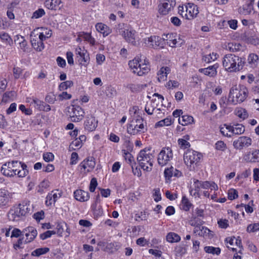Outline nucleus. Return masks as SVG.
Masks as SVG:
<instances>
[{
  "label": "nucleus",
  "instance_id": "f257e3e1",
  "mask_svg": "<svg viewBox=\"0 0 259 259\" xmlns=\"http://www.w3.org/2000/svg\"><path fill=\"white\" fill-rule=\"evenodd\" d=\"M244 61L241 58L234 54L226 55L223 58V65L229 72L238 71L242 69Z\"/></svg>",
  "mask_w": 259,
  "mask_h": 259
},
{
  "label": "nucleus",
  "instance_id": "f03ea898",
  "mask_svg": "<svg viewBox=\"0 0 259 259\" xmlns=\"http://www.w3.org/2000/svg\"><path fill=\"white\" fill-rule=\"evenodd\" d=\"M154 155L150 149L140 151L137 159L141 168L144 171H151L153 167Z\"/></svg>",
  "mask_w": 259,
  "mask_h": 259
},
{
  "label": "nucleus",
  "instance_id": "7ed1b4c3",
  "mask_svg": "<svg viewBox=\"0 0 259 259\" xmlns=\"http://www.w3.org/2000/svg\"><path fill=\"white\" fill-rule=\"evenodd\" d=\"M248 95L247 89L243 85H234L230 89L229 101L233 104L243 102Z\"/></svg>",
  "mask_w": 259,
  "mask_h": 259
},
{
  "label": "nucleus",
  "instance_id": "20e7f679",
  "mask_svg": "<svg viewBox=\"0 0 259 259\" xmlns=\"http://www.w3.org/2000/svg\"><path fill=\"white\" fill-rule=\"evenodd\" d=\"M202 157L201 153L193 150H188L184 154V161L185 164L192 170L197 166Z\"/></svg>",
  "mask_w": 259,
  "mask_h": 259
},
{
  "label": "nucleus",
  "instance_id": "39448f33",
  "mask_svg": "<svg viewBox=\"0 0 259 259\" xmlns=\"http://www.w3.org/2000/svg\"><path fill=\"white\" fill-rule=\"evenodd\" d=\"M128 65L133 72L139 76H142L147 73L149 70V66L144 61V63L139 58H135L133 60L130 61Z\"/></svg>",
  "mask_w": 259,
  "mask_h": 259
},
{
  "label": "nucleus",
  "instance_id": "423d86ee",
  "mask_svg": "<svg viewBox=\"0 0 259 259\" xmlns=\"http://www.w3.org/2000/svg\"><path fill=\"white\" fill-rule=\"evenodd\" d=\"M178 10L179 14L188 20L193 19L199 13L197 6L192 3H188L185 6H179Z\"/></svg>",
  "mask_w": 259,
  "mask_h": 259
},
{
  "label": "nucleus",
  "instance_id": "0eeeda50",
  "mask_svg": "<svg viewBox=\"0 0 259 259\" xmlns=\"http://www.w3.org/2000/svg\"><path fill=\"white\" fill-rule=\"evenodd\" d=\"M146 130L142 118L132 121L127 126V132L132 135H136L144 132Z\"/></svg>",
  "mask_w": 259,
  "mask_h": 259
},
{
  "label": "nucleus",
  "instance_id": "6e6552de",
  "mask_svg": "<svg viewBox=\"0 0 259 259\" xmlns=\"http://www.w3.org/2000/svg\"><path fill=\"white\" fill-rule=\"evenodd\" d=\"M20 164L21 162L17 161L9 162L2 165L1 171L6 176L13 177L16 175L17 167H19Z\"/></svg>",
  "mask_w": 259,
  "mask_h": 259
},
{
  "label": "nucleus",
  "instance_id": "1a4fd4ad",
  "mask_svg": "<svg viewBox=\"0 0 259 259\" xmlns=\"http://www.w3.org/2000/svg\"><path fill=\"white\" fill-rule=\"evenodd\" d=\"M190 225L195 226L194 232L200 236H206L210 232L206 227L201 226V221L196 217L192 218L190 221Z\"/></svg>",
  "mask_w": 259,
  "mask_h": 259
},
{
  "label": "nucleus",
  "instance_id": "9d476101",
  "mask_svg": "<svg viewBox=\"0 0 259 259\" xmlns=\"http://www.w3.org/2000/svg\"><path fill=\"white\" fill-rule=\"evenodd\" d=\"M252 140L247 136H240L233 142V146L236 150H241L250 146Z\"/></svg>",
  "mask_w": 259,
  "mask_h": 259
},
{
  "label": "nucleus",
  "instance_id": "9b49d317",
  "mask_svg": "<svg viewBox=\"0 0 259 259\" xmlns=\"http://www.w3.org/2000/svg\"><path fill=\"white\" fill-rule=\"evenodd\" d=\"M39 28H37L31 32V43L32 47L37 51L40 52L45 48V45L43 41L45 40L43 38L40 39V36L37 35L36 32Z\"/></svg>",
  "mask_w": 259,
  "mask_h": 259
},
{
  "label": "nucleus",
  "instance_id": "f8f14e48",
  "mask_svg": "<svg viewBox=\"0 0 259 259\" xmlns=\"http://www.w3.org/2000/svg\"><path fill=\"white\" fill-rule=\"evenodd\" d=\"M172 150L170 148H163L158 155V163L161 166H164L172 159Z\"/></svg>",
  "mask_w": 259,
  "mask_h": 259
},
{
  "label": "nucleus",
  "instance_id": "ddd939ff",
  "mask_svg": "<svg viewBox=\"0 0 259 259\" xmlns=\"http://www.w3.org/2000/svg\"><path fill=\"white\" fill-rule=\"evenodd\" d=\"M68 115L73 122H78L82 119L84 116L83 109L78 106L69 108L68 110Z\"/></svg>",
  "mask_w": 259,
  "mask_h": 259
},
{
  "label": "nucleus",
  "instance_id": "4468645a",
  "mask_svg": "<svg viewBox=\"0 0 259 259\" xmlns=\"http://www.w3.org/2000/svg\"><path fill=\"white\" fill-rule=\"evenodd\" d=\"M175 0H161L159 5V12L160 14L166 15L173 10L176 6Z\"/></svg>",
  "mask_w": 259,
  "mask_h": 259
},
{
  "label": "nucleus",
  "instance_id": "2eb2a0df",
  "mask_svg": "<svg viewBox=\"0 0 259 259\" xmlns=\"http://www.w3.org/2000/svg\"><path fill=\"white\" fill-rule=\"evenodd\" d=\"M145 43L149 47L156 49L158 47L163 48L164 40L158 36H151L145 39Z\"/></svg>",
  "mask_w": 259,
  "mask_h": 259
},
{
  "label": "nucleus",
  "instance_id": "dca6fc26",
  "mask_svg": "<svg viewBox=\"0 0 259 259\" xmlns=\"http://www.w3.org/2000/svg\"><path fill=\"white\" fill-rule=\"evenodd\" d=\"M13 193L5 189H0V207L8 205L12 198Z\"/></svg>",
  "mask_w": 259,
  "mask_h": 259
},
{
  "label": "nucleus",
  "instance_id": "f3484780",
  "mask_svg": "<svg viewBox=\"0 0 259 259\" xmlns=\"http://www.w3.org/2000/svg\"><path fill=\"white\" fill-rule=\"evenodd\" d=\"M219 67L218 63L209 66L207 68L199 69V71L210 77H215L217 75V69Z\"/></svg>",
  "mask_w": 259,
  "mask_h": 259
},
{
  "label": "nucleus",
  "instance_id": "a211bd4d",
  "mask_svg": "<svg viewBox=\"0 0 259 259\" xmlns=\"http://www.w3.org/2000/svg\"><path fill=\"white\" fill-rule=\"evenodd\" d=\"M17 207L23 216L30 214L32 212V206L28 200H24L20 203Z\"/></svg>",
  "mask_w": 259,
  "mask_h": 259
},
{
  "label": "nucleus",
  "instance_id": "6ab92c4d",
  "mask_svg": "<svg viewBox=\"0 0 259 259\" xmlns=\"http://www.w3.org/2000/svg\"><path fill=\"white\" fill-rule=\"evenodd\" d=\"M164 36L163 38L164 42L166 41V43L172 48L176 47L177 44L181 41L179 37L175 33H168Z\"/></svg>",
  "mask_w": 259,
  "mask_h": 259
},
{
  "label": "nucleus",
  "instance_id": "aec40b11",
  "mask_svg": "<svg viewBox=\"0 0 259 259\" xmlns=\"http://www.w3.org/2000/svg\"><path fill=\"white\" fill-rule=\"evenodd\" d=\"M244 160L247 162L257 163L259 162V150L255 149L248 152L244 156Z\"/></svg>",
  "mask_w": 259,
  "mask_h": 259
},
{
  "label": "nucleus",
  "instance_id": "412c9836",
  "mask_svg": "<svg viewBox=\"0 0 259 259\" xmlns=\"http://www.w3.org/2000/svg\"><path fill=\"white\" fill-rule=\"evenodd\" d=\"M95 161H94L93 157H91V158H87L84 160L82 162H81L79 166L81 168V170L82 169H83L84 172H88L92 170L95 166Z\"/></svg>",
  "mask_w": 259,
  "mask_h": 259
},
{
  "label": "nucleus",
  "instance_id": "4be33fe9",
  "mask_svg": "<svg viewBox=\"0 0 259 259\" xmlns=\"http://www.w3.org/2000/svg\"><path fill=\"white\" fill-rule=\"evenodd\" d=\"M22 232L25 233L26 237L25 240V243H29L33 241L37 234L36 230L32 227H28L25 228Z\"/></svg>",
  "mask_w": 259,
  "mask_h": 259
},
{
  "label": "nucleus",
  "instance_id": "5701e85b",
  "mask_svg": "<svg viewBox=\"0 0 259 259\" xmlns=\"http://www.w3.org/2000/svg\"><path fill=\"white\" fill-rule=\"evenodd\" d=\"M98 121L93 116H88L84 123V128L88 132L94 131L97 126Z\"/></svg>",
  "mask_w": 259,
  "mask_h": 259
},
{
  "label": "nucleus",
  "instance_id": "b1692460",
  "mask_svg": "<svg viewBox=\"0 0 259 259\" xmlns=\"http://www.w3.org/2000/svg\"><path fill=\"white\" fill-rule=\"evenodd\" d=\"M254 0H249L248 3L238 9V12L242 15H249L253 10V2Z\"/></svg>",
  "mask_w": 259,
  "mask_h": 259
},
{
  "label": "nucleus",
  "instance_id": "393cba45",
  "mask_svg": "<svg viewBox=\"0 0 259 259\" xmlns=\"http://www.w3.org/2000/svg\"><path fill=\"white\" fill-rule=\"evenodd\" d=\"M135 31L130 29H124L122 31L121 35L126 41L133 45L136 44L135 38Z\"/></svg>",
  "mask_w": 259,
  "mask_h": 259
},
{
  "label": "nucleus",
  "instance_id": "a878e982",
  "mask_svg": "<svg viewBox=\"0 0 259 259\" xmlns=\"http://www.w3.org/2000/svg\"><path fill=\"white\" fill-rule=\"evenodd\" d=\"M74 196L76 200L81 202L86 201L90 198L88 192L80 189L76 190L74 192Z\"/></svg>",
  "mask_w": 259,
  "mask_h": 259
},
{
  "label": "nucleus",
  "instance_id": "bb28decb",
  "mask_svg": "<svg viewBox=\"0 0 259 259\" xmlns=\"http://www.w3.org/2000/svg\"><path fill=\"white\" fill-rule=\"evenodd\" d=\"M170 72L169 67H162L157 72V80L159 82L164 81L166 80L167 75Z\"/></svg>",
  "mask_w": 259,
  "mask_h": 259
},
{
  "label": "nucleus",
  "instance_id": "cd10ccee",
  "mask_svg": "<svg viewBox=\"0 0 259 259\" xmlns=\"http://www.w3.org/2000/svg\"><path fill=\"white\" fill-rule=\"evenodd\" d=\"M164 177L166 180H169L172 177H179L181 176V172L179 170L175 168L172 166L165 169Z\"/></svg>",
  "mask_w": 259,
  "mask_h": 259
},
{
  "label": "nucleus",
  "instance_id": "c85d7f7f",
  "mask_svg": "<svg viewBox=\"0 0 259 259\" xmlns=\"http://www.w3.org/2000/svg\"><path fill=\"white\" fill-rule=\"evenodd\" d=\"M8 216L10 221H17L23 215H21L20 211L19 212L18 208L16 207L10 210Z\"/></svg>",
  "mask_w": 259,
  "mask_h": 259
},
{
  "label": "nucleus",
  "instance_id": "c756f323",
  "mask_svg": "<svg viewBox=\"0 0 259 259\" xmlns=\"http://www.w3.org/2000/svg\"><path fill=\"white\" fill-rule=\"evenodd\" d=\"M231 131L232 135H241L245 132V127L241 124H236L233 125H231L229 127Z\"/></svg>",
  "mask_w": 259,
  "mask_h": 259
},
{
  "label": "nucleus",
  "instance_id": "7c9ffc66",
  "mask_svg": "<svg viewBox=\"0 0 259 259\" xmlns=\"http://www.w3.org/2000/svg\"><path fill=\"white\" fill-rule=\"evenodd\" d=\"M97 30L105 36H107L111 33V29L106 25L102 23H98L96 25Z\"/></svg>",
  "mask_w": 259,
  "mask_h": 259
},
{
  "label": "nucleus",
  "instance_id": "2f4dec72",
  "mask_svg": "<svg viewBox=\"0 0 259 259\" xmlns=\"http://www.w3.org/2000/svg\"><path fill=\"white\" fill-rule=\"evenodd\" d=\"M202 182L203 181H199L198 180L194 179V189H192L190 191L191 194L192 195V193L194 192L193 195L195 196L199 197V191L200 189H202Z\"/></svg>",
  "mask_w": 259,
  "mask_h": 259
},
{
  "label": "nucleus",
  "instance_id": "473e14b6",
  "mask_svg": "<svg viewBox=\"0 0 259 259\" xmlns=\"http://www.w3.org/2000/svg\"><path fill=\"white\" fill-rule=\"evenodd\" d=\"M247 62L249 66L252 68L257 67L258 63V57L255 54H251L248 56Z\"/></svg>",
  "mask_w": 259,
  "mask_h": 259
},
{
  "label": "nucleus",
  "instance_id": "72a5a7b5",
  "mask_svg": "<svg viewBox=\"0 0 259 259\" xmlns=\"http://www.w3.org/2000/svg\"><path fill=\"white\" fill-rule=\"evenodd\" d=\"M194 122V118L192 116L188 115H183L179 119V122L182 125H187Z\"/></svg>",
  "mask_w": 259,
  "mask_h": 259
},
{
  "label": "nucleus",
  "instance_id": "f704fd0d",
  "mask_svg": "<svg viewBox=\"0 0 259 259\" xmlns=\"http://www.w3.org/2000/svg\"><path fill=\"white\" fill-rule=\"evenodd\" d=\"M166 240L170 243L178 242L181 240V237L176 233L169 232L166 236Z\"/></svg>",
  "mask_w": 259,
  "mask_h": 259
},
{
  "label": "nucleus",
  "instance_id": "c9c22d12",
  "mask_svg": "<svg viewBox=\"0 0 259 259\" xmlns=\"http://www.w3.org/2000/svg\"><path fill=\"white\" fill-rule=\"evenodd\" d=\"M154 102H150L147 103L145 106V110L149 115H152L157 111H161L160 108H157L154 107Z\"/></svg>",
  "mask_w": 259,
  "mask_h": 259
},
{
  "label": "nucleus",
  "instance_id": "e433bc0d",
  "mask_svg": "<svg viewBox=\"0 0 259 259\" xmlns=\"http://www.w3.org/2000/svg\"><path fill=\"white\" fill-rule=\"evenodd\" d=\"M16 97V93L15 91H10L5 93L3 96L2 101L7 102L14 100Z\"/></svg>",
  "mask_w": 259,
  "mask_h": 259
},
{
  "label": "nucleus",
  "instance_id": "4c0bfd02",
  "mask_svg": "<svg viewBox=\"0 0 259 259\" xmlns=\"http://www.w3.org/2000/svg\"><path fill=\"white\" fill-rule=\"evenodd\" d=\"M75 54L82 59L84 62H87L89 60V56L87 54V51L82 50L80 47H77L75 50Z\"/></svg>",
  "mask_w": 259,
  "mask_h": 259
},
{
  "label": "nucleus",
  "instance_id": "58836bf2",
  "mask_svg": "<svg viewBox=\"0 0 259 259\" xmlns=\"http://www.w3.org/2000/svg\"><path fill=\"white\" fill-rule=\"evenodd\" d=\"M79 37H81L82 38L87 41L92 46L95 45L96 40L90 33L82 32L79 34Z\"/></svg>",
  "mask_w": 259,
  "mask_h": 259
},
{
  "label": "nucleus",
  "instance_id": "ea45409f",
  "mask_svg": "<svg viewBox=\"0 0 259 259\" xmlns=\"http://www.w3.org/2000/svg\"><path fill=\"white\" fill-rule=\"evenodd\" d=\"M202 189H208L210 188L211 190H214L215 191L218 190V185L213 182L210 181H203L202 182Z\"/></svg>",
  "mask_w": 259,
  "mask_h": 259
},
{
  "label": "nucleus",
  "instance_id": "a19ab883",
  "mask_svg": "<svg viewBox=\"0 0 259 259\" xmlns=\"http://www.w3.org/2000/svg\"><path fill=\"white\" fill-rule=\"evenodd\" d=\"M61 3L60 0H47L45 2L46 7L50 10L56 9L57 6H58Z\"/></svg>",
  "mask_w": 259,
  "mask_h": 259
},
{
  "label": "nucleus",
  "instance_id": "79ce46f5",
  "mask_svg": "<svg viewBox=\"0 0 259 259\" xmlns=\"http://www.w3.org/2000/svg\"><path fill=\"white\" fill-rule=\"evenodd\" d=\"M218 56L219 55L216 53L212 52L209 54L203 56L202 60L205 62L209 63L211 61L215 60L217 59Z\"/></svg>",
  "mask_w": 259,
  "mask_h": 259
},
{
  "label": "nucleus",
  "instance_id": "37998d69",
  "mask_svg": "<svg viewBox=\"0 0 259 259\" xmlns=\"http://www.w3.org/2000/svg\"><path fill=\"white\" fill-rule=\"evenodd\" d=\"M187 251L186 246L184 244L177 245L175 248V252L177 256H181L186 253Z\"/></svg>",
  "mask_w": 259,
  "mask_h": 259
},
{
  "label": "nucleus",
  "instance_id": "c03bdc74",
  "mask_svg": "<svg viewBox=\"0 0 259 259\" xmlns=\"http://www.w3.org/2000/svg\"><path fill=\"white\" fill-rule=\"evenodd\" d=\"M205 252L212 254L219 255L221 253V249L219 247H214L213 246H205L204 248Z\"/></svg>",
  "mask_w": 259,
  "mask_h": 259
},
{
  "label": "nucleus",
  "instance_id": "a18cd8bd",
  "mask_svg": "<svg viewBox=\"0 0 259 259\" xmlns=\"http://www.w3.org/2000/svg\"><path fill=\"white\" fill-rule=\"evenodd\" d=\"M235 112L236 115L242 119H245L248 117L247 112L244 108H237L235 110Z\"/></svg>",
  "mask_w": 259,
  "mask_h": 259
},
{
  "label": "nucleus",
  "instance_id": "49530a36",
  "mask_svg": "<svg viewBox=\"0 0 259 259\" xmlns=\"http://www.w3.org/2000/svg\"><path fill=\"white\" fill-rule=\"evenodd\" d=\"M43 30V31L42 32H38V30L37 31L36 34L37 35H39V36H40V39H42L43 38L44 39H46L47 38H50L52 35V31L50 29H43L42 28H41Z\"/></svg>",
  "mask_w": 259,
  "mask_h": 259
},
{
  "label": "nucleus",
  "instance_id": "de8ad7c7",
  "mask_svg": "<svg viewBox=\"0 0 259 259\" xmlns=\"http://www.w3.org/2000/svg\"><path fill=\"white\" fill-rule=\"evenodd\" d=\"M49 250L50 249L48 247L37 248L32 252L31 255L34 256H39L48 252Z\"/></svg>",
  "mask_w": 259,
  "mask_h": 259
},
{
  "label": "nucleus",
  "instance_id": "09e8293b",
  "mask_svg": "<svg viewBox=\"0 0 259 259\" xmlns=\"http://www.w3.org/2000/svg\"><path fill=\"white\" fill-rule=\"evenodd\" d=\"M172 121L171 118L167 117L156 123L155 126L156 127H162L163 126H168L171 125Z\"/></svg>",
  "mask_w": 259,
  "mask_h": 259
},
{
  "label": "nucleus",
  "instance_id": "8fccbe9b",
  "mask_svg": "<svg viewBox=\"0 0 259 259\" xmlns=\"http://www.w3.org/2000/svg\"><path fill=\"white\" fill-rule=\"evenodd\" d=\"M181 206L183 210L188 211L191 207L192 204L189 202L186 196H183L182 200Z\"/></svg>",
  "mask_w": 259,
  "mask_h": 259
},
{
  "label": "nucleus",
  "instance_id": "3c124183",
  "mask_svg": "<svg viewBox=\"0 0 259 259\" xmlns=\"http://www.w3.org/2000/svg\"><path fill=\"white\" fill-rule=\"evenodd\" d=\"M73 85V82L71 80H67L61 82L59 85V90L60 91H64L68 88L71 87Z\"/></svg>",
  "mask_w": 259,
  "mask_h": 259
},
{
  "label": "nucleus",
  "instance_id": "603ef678",
  "mask_svg": "<svg viewBox=\"0 0 259 259\" xmlns=\"http://www.w3.org/2000/svg\"><path fill=\"white\" fill-rule=\"evenodd\" d=\"M0 38L1 40L10 45L13 43V40L10 36L7 33H0Z\"/></svg>",
  "mask_w": 259,
  "mask_h": 259
},
{
  "label": "nucleus",
  "instance_id": "864d4df0",
  "mask_svg": "<svg viewBox=\"0 0 259 259\" xmlns=\"http://www.w3.org/2000/svg\"><path fill=\"white\" fill-rule=\"evenodd\" d=\"M215 148L217 150L225 151L227 149V146L224 141H218L215 144Z\"/></svg>",
  "mask_w": 259,
  "mask_h": 259
},
{
  "label": "nucleus",
  "instance_id": "5fc2aeb1",
  "mask_svg": "<svg viewBox=\"0 0 259 259\" xmlns=\"http://www.w3.org/2000/svg\"><path fill=\"white\" fill-rule=\"evenodd\" d=\"M235 237H228L226 239V245L228 248L231 249L233 251H235L236 249L234 247V242Z\"/></svg>",
  "mask_w": 259,
  "mask_h": 259
},
{
  "label": "nucleus",
  "instance_id": "6e6d98bb",
  "mask_svg": "<svg viewBox=\"0 0 259 259\" xmlns=\"http://www.w3.org/2000/svg\"><path fill=\"white\" fill-rule=\"evenodd\" d=\"M231 125L225 124L223 127H221L220 132L224 135L228 137L232 136V133L229 128Z\"/></svg>",
  "mask_w": 259,
  "mask_h": 259
},
{
  "label": "nucleus",
  "instance_id": "4d7b16f0",
  "mask_svg": "<svg viewBox=\"0 0 259 259\" xmlns=\"http://www.w3.org/2000/svg\"><path fill=\"white\" fill-rule=\"evenodd\" d=\"M240 47L241 46L239 44H234L233 42L228 43L226 46L227 49L231 52L239 51Z\"/></svg>",
  "mask_w": 259,
  "mask_h": 259
},
{
  "label": "nucleus",
  "instance_id": "13d9d810",
  "mask_svg": "<svg viewBox=\"0 0 259 259\" xmlns=\"http://www.w3.org/2000/svg\"><path fill=\"white\" fill-rule=\"evenodd\" d=\"M180 147L182 149H187L190 146V143L186 140L183 139H179L178 141Z\"/></svg>",
  "mask_w": 259,
  "mask_h": 259
},
{
  "label": "nucleus",
  "instance_id": "bf43d9fd",
  "mask_svg": "<svg viewBox=\"0 0 259 259\" xmlns=\"http://www.w3.org/2000/svg\"><path fill=\"white\" fill-rule=\"evenodd\" d=\"M259 230V224L255 223L253 224L249 225L247 227L246 231L247 232H254Z\"/></svg>",
  "mask_w": 259,
  "mask_h": 259
},
{
  "label": "nucleus",
  "instance_id": "052dcab7",
  "mask_svg": "<svg viewBox=\"0 0 259 259\" xmlns=\"http://www.w3.org/2000/svg\"><path fill=\"white\" fill-rule=\"evenodd\" d=\"M72 97L71 94H68L66 92H63L58 95V100L63 101L64 100H69Z\"/></svg>",
  "mask_w": 259,
  "mask_h": 259
},
{
  "label": "nucleus",
  "instance_id": "680f3d73",
  "mask_svg": "<svg viewBox=\"0 0 259 259\" xmlns=\"http://www.w3.org/2000/svg\"><path fill=\"white\" fill-rule=\"evenodd\" d=\"M228 199L234 200L238 197V192L235 189H231L228 191Z\"/></svg>",
  "mask_w": 259,
  "mask_h": 259
},
{
  "label": "nucleus",
  "instance_id": "e2e57ef3",
  "mask_svg": "<svg viewBox=\"0 0 259 259\" xmlns=\"http://www.w3.org/2000/svg\"><path fill=\"white\" fill-rule=\"evenodd\" d=\"M106 93L109 97H112L116 95V91L114 88L109 86L107 88Z\"/></svg>",
  "mask_w": 259,
  "mask_h": 259
},
{
  "label": "nucleus",
  "instance_id": "0e129e2a",
  "mask_svg": "<svg viewBox=\"0 0 259 259\" xmlns=\"http://www.w3.org/2000/svg\"><path fill=\"white\" fill-rule=\"evenodd\" d=\"M56 234V231H47L45 233L40 235V238L42 240H45L48 238L51 237L52 235Z\"/></svg>",
  "mask_w": 259,
  "mask_h": 259
},
{
  "label": "nucleus",
  "instance_id": "69168bd1",
  "mask_svg": "<svg viewBox=\"0 0 259 259\" xmlns=\"http://www.w3.org/2000/svg\"><path fill=\"white\" fill-rule=\"evenodd\" d=\"M45 14V11L42 9H39L38 10L35 11L32 15V18H38L41 17Z\"/></svg>",
  "mask_w": 259,
  "mask_h": 259
},
{
  "label": "nucleus",
  "instance_id": "338daca9",
  "mask_svg": "<svg viewBox=\"0 0 259 259\" xmlns=\"http://www.w3.org/2000/svg\"><path fill=\"white\" fill-rule=\"evenodd\" d=\"M142 85L140 84H130L129 88L133 92H136L142 89Z\"/></svg>",
  "mask_w": 259,
  "mask_h": 259
},
{
  "label": "nucleus",
  "instance_id": "774afa93",
  "mask_svg": "<svg viewBox=\"0 0 259 259\" xmlns=\"http://www.w3.org/2000/svg\"><path fill=\"white\" fill-rule=\"evenodd\" d=\"M43 158L45 161L50 162L54 160V156L51 152H47L43 154Z\"/></svg>",
  "mask_w": 259,
  "mask_h": 259
}]
</instances>
